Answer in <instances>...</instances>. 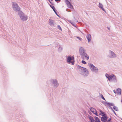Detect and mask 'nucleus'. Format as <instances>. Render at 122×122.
Returning <instances> with one entry per match:
<instances>
[{"label":"nucleus","mask_w":122,"mask_h":122,"mask_svg":"<svg viewBox=\"0 0 122 122\" xmlns=\"http://www.w3.org/2000/svg\"><path fill=\"white\" fill-rule=\"evenodd\" d=\"M46 83L48 85L50 84L52 86L55 88L57 87L59 85L57 80L55 78H51L47 80Z\"/></svg>","instance_id":"obj_1"},{"label":"nucleus","mask_w":122,"mask_h":122,"mask_svg":"<svg viewBox=\"0 0 122 122\" xmlns=\"http://www.w3.org/2000/svg\"><path fill=\"white\" fill-rule=\"evenodd\" d=\"M78 68L80 69L79 71L81 72V74L85 76H88L89 74L88 71L85 68L83 67L78 65L77 66Z\"/></svg>","instance_id":"obj_2"},{"label":"nucleus","mask_w":122,"mask_h":122,"mask_svg":"<svg viewBox=\"0 0 122 122\" xmlns=\"http://www.w3.org/2000/svg\"><path fill=\"white\" fill-rule=\"evenodd\" d=\"M18 14L21 20L23 21H25L27 19V17L21 11H20L18 12Z\"/></svg>","instance_id":"obj_3"},{"label":"nucleus","mask_w":122,"mask_h":122,"mask_svg":"<svg viewBox=\"0 0 122 122\" xmlns=\"http://www.w3.org/2000/svg\"><path fill=\"white\" fill-rule=\"evenodd\" d=\"M12 5L13 10L15 11H19L20 9L18 4L15 2H13Z\"/></svg>","instance_id":"obj_4"},{"label":"nucleus","mask_w":122,"mask_h":122,"mask_svg":"<svg viewBox=\"0 0 122 122\" xmlns=\"http://www.w3.org/2000/svg\"><path fill=\"white\" fill-rule=\"evenodd\" d=\"M89 66L90 67L91 71L95 73H97L98 71V68L94 66L92 64L89 63L88 64Z\"/></svg>","instance_id":"obj_5"},{"label":"nucleus","mask_w":122,"mask_h":122,"mask_svg":"<svg viewBox=\"0 0 122 122\" xmlns=\"http://www.w3.org/2000/svg\"><path fill=\"white\" fill-rule=\"evenodd\" d=\"M67 61L68 64L71 63L72 65H74L75 62L74 57L68 56L67 59Z\"/></svg>","instance_id":"obj_6"},{"label":"nucleus","mask_w":122,"mask_h":122,"mask_svg":"<svg viewBox=\"0 0 122 122\" xmlns=\"http://www.w3.org/2000/svg\"><path fill=\"white\" fill-rule=\"evenodd\" d=\"M79 51L81 57H84L85 54L86 53V50L83 47H81L79 49Z\"/></svg>","instance_id":"obj_7"},{"label":"nucleus","mask_w":122,"mask_h":122,"mask_svg":"<svg viewBox=\"0 0 122 122\" xmlns=\"http://www.w3.org/2000/svg\"><path fill=\"white\" fill-rule=\"evenodd\" d=\"M107 56L110 58H114L117 57L116 55L113 51L111 50L109 51V54Z\"/></svg>","instance_id":"obj_8"},{"label":"nucleus","mask_w":122,"mask_h":122,"mask_svg":"<svg viewBox=\"0 0 122 122\" xmlns=\"http://www.w3.org/2000/svg\"><path fill=\"white\" fill-rule=\"evenodd\" d=\"M111 78L110 79V81L116 83L117 82V80L116 76L113 74H112Z\"/></svg>","instance_id":"obj_9"},{"label":"nucleus","mask_w":122,"mask_h":122,"mask_svg":"<svg viewBox=\"0 0 122 122\" xmlns=\"http://www.w3.org/2000/svg\"><path fill=\"white\" fill-rule=\"evenodd\" d=\"M102 116V117L101 118V121L103 122H106L107 121V119L108 118V117L106 114L103 116Z\"/></svg>","instance_id":"obj_10"},{"label":"nucleus","mask_w":122,"mask_h":122,"mask_svg":"<svg viewBox=\"0 0 122 122\" xmlns=\"http://www.w3.org/2000/svg\"><path fill=\"white\" fill-rule=\"evenodd\" d=\"M48 21L49 23V25H52L53 26H55L56 25L55 22L54 20L50 19H49Z\"/></svg>","instance_id":"obj_11"},{"label":"nucleus","mask_w":122,"mask_h":122,"mask_svg":"<svg viewBox=\"0 0 122 122\" xmlns=\"http://www.w3.org/2000/svg\"><path fill=\"white\" fill-rule=\"evenodd\" d=\"M66 1L68 2L67 4V6L69 8H71L72 9H73V5L71 4L70 2H69L68 0H66Z\"/></svg>","instance_id":"obj_12"},{"label":"nucleus","mask_w":122,"mask_h":122,"mask_svg":"<svg viewBox=\"0 0 122 122\" xmlns=\"http://www.w3.org/2000/svg\"><path fill=\"white\" fill-rule=\"evenodd\" d=\"M86 37L88 42H89L91 40V35L89 34H88Z\"/></svg>","instance_id":"obj_13"},{"label":"nucleus","mask_w":122,"mask_h":122,"mask_svg":"<svg viewBox=\"0 0 122 122\" xmlns=\"http://www.w3.org/2000/svg\"><path fill=\"white\" fill-rule=\"evenodd\" d=\"M99 7L102 9V10L105 12L106 11L103 8V5L100 3H99Z\"/></svg>","instance_id":"obj_14"},{"label":"nucleus","mask_w":122,"mask_h":122,"mask_svg":"<svg viewBox=\"0 0 122 122\" xmlns=\"http://www.w3.org/2000/svg\"><path fill=\"white\" fill-rule=\"evenodd\" d=\"M112 75H109L107 73L106 74L105 76L108 79V80L110 81V79L111 78Z\"/></svg>","instance_id":"obj_15"},{"label":"nucleus","mask_w":122,"mask_h":122,"mask_svg":"<svg viewBox=\"0 0 122 122\" xmlns=\"http://www.w3.org/2000/svg\"><path fill=\"white\" fill-rule=\"evenodd\" d=\"M58 51L59 52H61L63 48L60 46V45L58 46Z\"/></svg>","instance_id":"obj_16"},{"label":"nucleus","mask_w":122,"mask_h":122,"mask_svg":"<svg viewBox=\"0 0 122 122\" xmlns=\"http://www.w3.org/2000/svg\"><path fill=\"white\" fill-rule=\"evenodd\" d=\"M85 57L86 58L87 60H88L89 58V56L86 53L85 54V55L84 56V57L81 58L82 59H84Z\"/></svg>","instance_id":"obj_17"},{"label":"nucleus","mask_w":122,"mask_h":122,"mask_svg":"<svg viewBox=\"0 0 122 122\" xmlns=\"http://www.w3.org/2000/svg\"><path fill=\"white\" fill-rule=\"evenodd\" d=\"M121 90L120 88H118L117 90V93L118 94L121 95Z\"/></svg>","instance_id":"obj_18"},{"label":"nucleus","mask_w":122,"mask_h":122,"mask_svg":"<svg viewBox=\"0 0 122 122\" xmlns=\"http://www.w3.org/2000/svg\"><path fill=\"white\" fill-rule=\"evenodd\" d=\"M99 111L100 112V113H99V114L100 115H101L102 116H103L106 114L105 112H103L101 110H100Z\"/></svg>","instance_id":"obj_19"},{"label":"nucleus","mask_w":122,"mask_h":122,"mask_svg":"<svg viewBox=\"0 0 122 122\" xmlns=\"http://www.w3.org/2000/svg\"><path fill=\"white\" fill-rule=\"evenodd\" d=\"M90 111L93 113H94L95 111H96V110L94 108L92 107H91L90 108Z\"/></svg>","instance_id":"obj_20"},{"label":"nucleus","mask_w":122,"mask_h":122,"mask_svg":"<svg viewBox=\"0 0 122 122\" xmlns=\"http://www.w3.org/2000/svg\"><path fill=\"white\" fill-rule=\"evenodd\" d=\"M114 104L112 103L107 102V106H114Z\"/></svg>","instance_id":"obj_21"},{"label":"nucleus","mask_w":122,"mask_h":122,"mask_svg":"<svg viewBox=\"0 0 122 122\" xmlns=\"http://www.w3.org/2000/svg\"><path fill=\"white\" fill-rule=\"evenodd\" d=\"M89 119L90 120L91 122L95 121V120L94 119L93 117L92 116H90L89 117Z\"/></svg>","instance_id":"obj_22"},{"label":"nucleus","mask_w":122,"mask_h":122,"mask_svg":"<svg viewBox=\"0 0 122 122\" xmlns=\"http://www.w3.org/2000/svg\"><path fill=\"white\" fill-rule=\"evenodd\" d=\"M113 108L116 111H118V109L117 107L116 106H114L113 107Z\"/></svg>","instance_id":"obj_23"},{"label":"nucleus","mask_w":122,"mask_h":122,"mask_svg":"<svg viewBox=\"0 0 122 122\" xmlns=\"http://www.w3.org/2000/svg\"><path fill=\"white\" fill-rule=\"evenodd\" d=\"M53 10L55 12V14L59 17H60L59 15L58 14L57 12V10H56L55 9H54V10Z\"/></svg>","instance_id":"obj_24"},{"label":"nucleus","mask_w":122,"mask_h":122,"mask_svg":"<svg viewBox=\"0 0 122 122\" xmlns=\"http://www.w3.org/2000/svg\"><path fill=\"white\" fill-rule=\"evenodd\" d=\"M57 27L58 29H59L61 30H62L61 27L59 25H58L57 26Z\"/></svg>","instance_id":"obj_25"},{"label":"nucleus","mask_w":122,"mask_h":122,"mask_svg":"<svg viewBox=\"0 0 122 122\" xmlns=\"http://www.w3.org/2000/svg\"><path fill=\"white\" fill-rule=\"evenodd\" d=\"M81 63L84 64H86V62L84 60H82L81 61Z\"/></svg>","instance_id":"obj_26"},{"label":"nucleus","mask_w":122,"mask_h":122,"mask_svg":"<svg viewBox=\"0 0 122 122\" xmlns=\"http://www.w3.org/2000/svg\"><path fill=\"white\" fill-rule=\"evenodd\" d=\"M101 96L102 98L104 100L106 101V100H105V99L104 98V97L103 96V95L102 94H101Z\"/></svg>","instance_id":"obj_27"},{"label":"nucleus","mask_w":122,"mask_h":122,"mask_svg":"<svg viewBox=\"0 0 122 122\" xmlns=\"http://www.w3.org/2000/svg\"><path fill=\"white\" fill-rule=\"evenodd\" d=\"M50 6L53 9V10H54L55 9L54 6L53 5H50Z\"/></svg>","instance_id":"obj_28"},{"label":"nucleus","mask_w":122,"mask_h":122,"mask_svg":"<svg viewBox=\"0 0 122 122\" xmlns=\"http://www.w3.org/2000/svg\"><path fill=\"white\" fill-rule=\"evenodd\" d=\"M102 102L104 105L106 106H107V103L108 102Z\"/></svg>","instance_id":"obj_29"},{"label":"nucleus","mask_w":122,"mask_h":122,"mask_svg":"<svg viewBox=\"0 0 122 122\" xmlns=\"http://www.w3.org/2000/svg\"><path fill=\"white\" fill-rule=\"evenodd\" d=\"M94 118H95V120L96 121L99 120L98 118L96 116H95L94 117Z\"/></svg>","instance_id":"obj_30"},{"label":"nucleus","mask_w":122,"mask_h":122,"mask_svg":"<svg viewBox=\"0 0 122 122\" xmlns=\"http://www.w3.org/2000/svg\"><path fill=\"white\" fill-rule=\"evenodd\" d=\"M66 11L68 12H71V10L67 9H66Z\"/></svg>","instance_id":"obj_31"},{"label":"nucleus","mask_w":122,"mask_h":122,"mask_svg":"<svg viewBox=\"0 0 122 122\" xmlns=\"http://www.w3.org/2000/svg\"><path fill=\"white\" fill-rule=\"evenodd\" d=\"M94 114H95L97 116H98V113H97V111H95V112H94Z\"/></svg>","instance_id":"obj_32"},{"label":"nucleus","mask_w":122,"mask_h":122,"mask_svg":"<svg viewBox=\"0 0 122 122\" xmlns=\"http://www.w3.org/2000/svg\"><path fill=\"white\" fill-rule=\"evenodd\" d=\"M55 1L56 2L58 3L60 2L61 0H55Z\"/></svg>","instance_id":"obj_33"},{"label":"nucleus","mask_w":122,"mask_h":122,"mask_svg":"<svg viewBox=\"0 0 122 122\" xmlns=\"http://www.w3.org/2000/svg\"><path fill=\"white\" fill-rule=\"evenodd\" d=\"M76 37L78 38V39L79 40H80V41H81L82 40V39L80 37H78L77 36Z\"/></svg>","instance_id":"obj_34"},{"label":"nucleus","mask_w":122,"mask_h":122,"mask_svg":"<svg viewBox=\"0 0 122 122\" xmlns=\"http://www.w3.org/2000/svg\"><path fill=\"white\" fill-rule=\"evenodd\" d=\"M111 118H110L107 120V122H110L111 121Z\"/></svg>","instance_id":"obj_35"},{"label":"nucleus","mask_w":122,"mask_h":122,"mask_svg":"<svg viewBox=\"0 0 122 122\" xmlns=\"http://www.w3.org/2000/svg\"><path fill=\"white\" fill-rule=\"evenodd\" d=\"M112 111L114 112V113L115 114V115H117L116 114V113L113 110H112Z\"/></svg>","instance_id":"obj_36"},{"label":"nucleus","mask_w":122,"mask_h":122,"mask_svg":"<svg viewBox=\"0 0 122 122\" xmlns=\"http://www.w3.org/2000/svg\"><path fill=\"white\" fill-rule=\"evenodd\" d=\"M48 1H49L50 2V3L52 5H53V4L52 3V2H51L50 1V0H48Z\"/></svg>","instance_id":"obj_37"},{"label":"nucleus","mask_w":122,"mask_h":122,"mask_svg":"<svg viewBox=\"0 0 122 122\" xmlns=\"http://www.w3.org/2000/svg\"><path fill=\"white\" fill-rule=\"evenodd\" d=\"M109 107L111 109L112 111L113 110V109L110 106Z\"/></svg>","instance_id":"obj_38"},{"label":"nucleus","mask_w":122,"mask_h":122,"mask_svg":"<svg viewBox=\"0 0 122 122\" xmlns=\"http://www.w3.org/2000/svg\"><path fill=\"white\" fill-rule=\"evenodd\" d=\"M97 122H101L100 120L99 119V120L96 121Z\"/></svg>","instance_id":"obj_39"},{"label":"nucleus","mask_w":122,"mask_h":122,"mask_svg":"<svg viewBox=\"0 0 122 122\" xmlns=\"http://www.w3.org/2000/svg\"><path fill=\"white\" fill-rule=\"evenodd\" d=\"M113 92L115 94L116 93V92L115 90H113Z\"/></svg>","instance_id":"obj_40"},{"label":"nucleus","mask_w":122,"mask_h":122,"mask_svg":"<svg viewBox=\"0 0 122 122\" xmlns=\"http://www.w3.org/2000/svg\"><path fill=\"white\" fill-rule=\"evenodd\" d=\"M70 23H71V24L72 25L73 24H72V23H71V22H70Z\"/></svg>","instance_id":"obj_41"},{"label":"nucleus","mask_w":122,"mask_h":122,"mask_svg":"<svg viewBox=\"0 0 122 122\" xmlns=\"http://www.w3.org/2000/svg\"><path fill=\"white\" fill-rule=\"evenodd\" d=\"M91 122H95V121H94Z\"/></svg>","instance_id":"obj_42"},{"label":"nucleus","mask_w":122,"mask_h":122,"mask_svg":"<svg viewBox=\"0 0 122 122\" xmlns=\"http://www.w3.org/2000/svg\"><path fill=\"white\" fill-rule=\"evenodd\" d=\"M110 122H112L111 121Z\"/></svg>","instance_id":"obj_43"},{"label":"nucleus","mask_w":122,"mask_h":122,"mask_svg":"<svg viewBox=\"0 0 122 122\" xmlns=\"http://www.w3.org/2000/svg\"><path fill=\"white\" fill-rule=\"evenodd\" d=\"M109 28H108V29H109Z\"/></svg>","instance_id":"obj_44"},{"label":"nucleus","mask_w":122,"mask_h":122,"mask_svg":"<svg viewBox=\"0 0 122 122\" xmlns=\"http://www.w3.org/2000/svg\"><path fill=\"white\" fill-rule=\"evenodd\" d=\"M51 0V1H52V0Z\"/></svg>","instance_id":"obj_45"},{"label":"nucleus","mask_w":122,"mask_h":122,"mask_svg":"<svg viewBox=\"0 0 122 122\" xmlns=\"http://www.w3.org/2000/svg\"><path fill=\"white\" fill-rule=\"evenodd\" d=\"M121 120H122V119H121Z\"/></svg>","instance_id":"obj_46"}]
</instances>
